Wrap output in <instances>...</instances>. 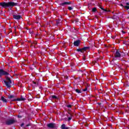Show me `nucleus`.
I'll return each mask as SVG.
<instances>
[{
    "instance_id": "18",
    "label": "nucleus",
    "mask_w": 129,
    "mask_h": 129,
    "mask_svg": "<svg viewBox=\"0 0 129 129\" xmlns=\"http://www.w3.org/2000/svg\"><path fill=\"white\" fill-rule=\"evenodd\" d=\"M96 11H97V10L96 9V8H94L92 9V12L93 13H95V12H96Z\"/></svg>"
},
{
    "instance_id": "1",
    "label": "nucleus",
    "mask_w": 129,
    "mask_h": 129,
    "mask_svg": "<svg viewBox=\"0 0 129 129\" xmlns=\"http://www.w3.org/2000/svg\"><path fill=\"white\" fill-rule=\"evenodd\" d=\"M17 5V3L14 2H1L0 3V6L2 7V8H4L7 9V8H10L11 7H15Z\"/></svg>"
},
{
    "instance_id": "2",
    "label": "nucleus",
    "mask_w": 129,
    "mask_h": 129,
    "mask_svg": "<svg viewBox=\"0 0 129 129\" xmlns=\"http://www.w3.org/2000/svg\"><path fill=\"white\" fill-rule=\"evenodd\" d=\"M4 82L7 88H11V87H12V80H11V78H9V77H6V80H4Z\"/></svg>"
},
{
    "instance_id": "46",
    "label": "nucleus",
    "mask_w": 129,
    "mask_h": 129,
    "mask_svg": "<svg viewBox=\"0 0 129 129\" xmlns=\"http://www.w3.org/2000/svg\"><path fill=\"white\" fill-rule=\"evenodd\" d=\"M112 19H114V17H112Z\"/></svg>"
},
{
    "instance_id": "29",
    "label": "nucleus",
    "mask_w": 129,
    "mask_h": 129,
    "mask_svg": "<svg viewBox=\"0 0 129 129\" xmlns=\"http://www.w3.org/2000/svg\"><path fill=\"white\" fill-rule=\"evenodd\" d=\"M83 91H87V87H86L85 89H83Z\"/></svg>"
},
{
    "instance_id": "11",
    "label": "nucleus",
    "mask_w": 129,
    "mask_h": 129,
    "mask_svg": "<svg viewBox=\"0 0 129 129\" xmlns=\"http://www.w3.org/2000/svg\"><path fill=\"white\" fill-rule=\"evenodd\" d=\"M61 129H69V127H67L65 124H62L61 125Z\"/></svg>"
},
{
    "instance_id": "17",
    "label": "nucleus",
    "mask_w": 129,
    "mask_h": 129,
    "mask_svg": "<svg viewBox=\"0 0 129 129\" xmlns=\"http://www.w3.org/2000/svg\"><path fill=\"white\" fill-rule=\"evenodd\" d=\"M99 8L102 10V11H104V12H107V10L104 9L103 8L101 7V6H99Z\"/></svg>"
},
{
    "instance_id": "45",
    "label": "nucleus",
    "mask_w": 129,
    "mask_h": 129,
    "mask_svg": "<svg viewBox=\"0 0 129 129\" xmlns=\"http://www.w3.org/2000/svg\"><path fill=\"white\" fill-rule=\"evenodd\" d=\"M121 7H123V6L122 5V4H121Z\"/></svg>"
},
{
    "instance_id": "22",
    "label": "nucleus",
    "mask_w": 129,
    "mask_h": 129,
    "mask_svg": "<svg viewBox=\"0 0 129 129\" xmlns=\"http://www.w3.org/2000/svg\"><path fill=\"white\" fill-rule=\"evenodd\" d=\"M126 10H129V6H123Z\"/></svg>"
},
{
    "instance_id": "5",
    "label": "nucleus",
    "mask_w": 129,
    "mask_h": 129,
    "mask_svg": "<svg viewBox=\"0 0 129 129\" xmlns=\"http://www.w3.org/2000/svg\"><path fill=\"white\" fill-rule=\"evenodd\" d=\"M4 75L8 76V75H10V74H9V73H8V72L5 71L3 69H0V77H2V76H4Z\"/></svg>"
},
{
    "instance_id": "48",
    "label": "nucleus",
    "mask_w": 129,
    "mask_h": 129,
    "mask_svg": "<svg viewBox=\"0 0 129 129\" xmlns=\"http://www.w3.org/2000/svg\"><path fill=\"white\" fill-rule=\"evenodd\" d=\"M27 29V30H29V29H28V28H26Z\"/></svg>"
},
{
    "instance_id": "39",
    "label": "nucleus",
    "mask_w": 129,
    "mask_h": 129,
    "mask_svg": "<svg viewBox=\"0 0 129 129\" xmlns=\"http://www.w3.org/2000/svg\"><path fill=\"white\" fill-rule=\"evenodd\" d=\"M126 6H129V3H126Z\"/></svg>"
},
{
    "instance_id": "24",
    "label": "nucleus",
    "mask_w": 129,
    "mask_h": 129,
    "mask_svg": "<svg viewBox=\"0 0 129 129\" xmlns=\"http://www.w3.org/2000/svg\"><path fill=\"white\" fill-rule=\"evenodd\" d=\"M13 17H14V19H15V20H17V15H14Z\"/></svg>"
},
{
    "instance_id": "4",
    "label": "nucleus",
    "mask_w": 129,
    "mask_h": 129,
    "mask_svg": "<svg viewBox=\"0 0 129 129\" xmlns=\"http://www.w3.org/2000/svg\"><path fill=\"white\" fill-rule=\"evenodd\" d=\"M121 55L122 56H123L124 55V53H123V54H120V53H119V51L116 50L114 54L115 57L113 59L112 61H114V60H116V58H120V57H121Z\"/></svg>"
},
{
    "instance_id": "23",
    "label": "nucleus",
    "mask_w": 129,
    "mask_h": 129,
    "mask_svg": "<svg viewBox=\"0 0 129 129\" xmlns=\"http://www.w3.org/2000/svg\"><path fill=\"white\" fill-rule=\"evenodd\" d=\"M68 10H69V11H71V10H73V8L71 7H69Z\"/></svg>"
},
{
    "instance_id": "47",
    "label": "nucleus",
    "mask_w": 129,
    "mask_h": 129,
    "mask_svg": "<svg viewBox=\"0 0 129 129\" xmlns=\"http://www.w3.org/2000/svg\"><path fill=\"white\" fill-rule=\"evenodd\" d=\"M29 43H31V41H29Z\"/></svg>"
},
{
    "instance_id": "34",
    "label": "nucleus",
    "mask_w": 129,
    "mask_h": 129,
    "mask_svg": "<svg viewBox=\"0 0 129 129\" xmlns=\"http://www.w3.org/2000/svg\"><path fill=\"white\" fill-rule=\"evenodd\" d=\"M14 30L15 31V33L17 34V32H16L17 28H16V27H14Z\"/></svg>"
},
{
    "instance_id": "21",
    "label": "nucleus",
    "mask_w": 129,
    "mask_h": 129,
    "mask_svg": "<svg viewBox=\"0 0 129 129\" xmlns=\"http://www.w3.org/2000/svg\"><path fill=\"white\" fill-rule=\"evenodd\" d=\"M67 2H64L63 3H61L60 6H65V5H67Z\"/></svg>"
},
{
    "instance_id": "40",
    "label": "nucleus",
    "mask_w": 129,
    "mask_h": 129,
    "mask_svg": "<svg viewBox=\"0 0 129 129\" xmlns=\"http://www.w3.org/2000/svg\"><path fill=\"white\" fill-rule=\"evenodd\" d=\"M122 33H123V34H125V32L122 31Z\"/></svg>"
},
{
    "instance_id": "16",
    "label": "nucleus",
    "mask_w": 129,
    "mask_h": 129,
    "mask_svg": "<svg viewBox=\"0 0 129 129\" xmlns=\"http://www.w3.org/2000/svg\"><path fill=\"white\" fill-rule=\"evenodd\" d=\"M77 51H78V52H81V53H83V49L79 48L77 49Z\"/></svg>"
},
{
    "instance_id": "25",
    "label": "nucleus",
    "mask_w": 129,
    "mask_h": 129,
    "mask_svg": "<svg viewBox=\"0 0 129 129\" xmlns=\"http://www.w3.org/2000/svg\"><path fill=\"white\" fill-rule=\"evenodd\" d=\"M71 119H72V116L69 117L68 118V120H69V121H70V120H71Z\"/></svg>"
},
{
    "instance_id": "7",
    "label": "nucleus",
    "mask_w": 129,
    "mask_h": 129,
    "mask_svg": "<svg viewBox=\"0 0 129 129\" xmlns=\"http://www.w3.org/2000/svg\"><path fill=\"white\" fill-rule=\"evenodd\" d=\"M8 98L12 99V101H17V99L15 98V96L10 95L8 96Z\"/></svg>"
},
{
    "instance_id": "26",
    "label": "nucleus",
    "mask_w": 129,
    "mask_h": 129,
    "mask_svg": "<svg viewBox=\"0 0 129 129\" xmlns=\"http://www.w3.org/2000/svg\"><path fill=\"white\" fill-rule=\"evenodd\" d=\"M18 85L20 87L22 86V84H21V83H20V82L19 81V84H18Z\"/></svg>"
},
{
    "instance_id": "33",
    "label": "nucleus",
    "mask_w": 129,
    "mask_h": 129,
    "mask_svg": "<svg viewBox=\"0 0 129 129\" xmlns=\"http://www.w3.org/2000/svg\"><path fill=\"white\" fill-rule=\"evenodd\" d=\"M30 124L29 123V124H27L26 125V126L25 127H27V126H30Z\"/></svg>"
},
{
    "instance_id": "13",
    "label": "nucleus",
    "mask_w": 129,
    "mask_h": 129,
    "mask_svg": "<svg viewBox=\"0 0 129 129\" xmlns=\"http://www.w3.org/2000/svg\"><path fill=\"white\" fill-rule=\"evenodd\" d=\"M22 18V16L21 15L19 14V13H17V20H20V19Z\"/></svg>"
},
{
    "instance_id": "32",
    "label": "nucleus",
    "mask_w": 129,
    "mask_h": 129,
    "mask_svg": "<svg viewBox=\"0 0 129 129\" xmlns=\"http://www.w3.org/2000/svg\"><path fill=\"white\" fill-rule=\"evenodd\" d=\"M79 21V20H78V19H76L75 20L76 23H78Z\"/></svg>"
},
{
    "instance_id": "14",
    "label": "nucleus",
    "mask_w": 129,
    "mask_h": 129,
    "mask_svg": "<svg viewBox=\"0 0 129 129\" xmlns=\"http://www.w3.org/2000/svg\"><path fill=\"white\" fill-rule=\"evenodd\" d=\"M51 98L53 99H58V97L57 96H56L55 95H52L51 96Z\"/></svg>"
},
{
    "instance_id": "20",
    "label": "nucleus",
    "mask_w": 129,
    "mask_h": 129,
    "mask_svg": "<svg viewBox=\"0 0 129 129\" xmlns=\"http://www.w3.org/2000/svg\"><path fill=\"white\" fill-rule=\"evenodd\" d=\"M76 92H77V93H81V92L80 91V90H78V89H76L75 90Z\"/></svg>"
},
{
    "instance_id": "31",
    "label": "nucleus",
    "mask_w": 129,
    "mask_h": 129,
    "mask_svg": "<svg viewBox=\"0 0 129 129\" xmlns=\"http://www.w3.org/2000/svg\"><path fill=\"white\" fill-rule=\"evenodd\" d=\"M67 5H71V2H67Z\"/></svg>"
},
{
    "instance_id": "19",
    "label": "nucleus",
    "mask_w": 129,
    "mask_h": 129,
    "mask_svg": "<svg viewBox=\"0 0 129 129\" xmlns=\"http://www.w3.org/2000/svg\"><path fill=\"white\" fill-rule=\"evenodd\" d=\"M17 117H18V118H22L23 117V115H21V114H18V115H17Z\"/></svg>"
},
{
    "instance_id": "10",
    "label": "nucleus",
    "mask_w": 129,
    "mask_h": 129,
    "mask_svg": "<svg viewBox=\"0 0 129 129\" xmlns=\"http://www.w3.org/2000/svg\"><path fill=\"white\" fill-rule=\"evenodd\" d=\"M24 100H26V98H23V96H21V98H19L17 99V101H22Z\"/></svg>"
},
{
    "instance_id": "41",
    "label": "nucleus",
    "mask_w": 129,
    "mask_h": 129,
    "mask_svg": "<svg viewBox=\"0 0 129 129\" xmlns=\"http://www.w3.org/2000/svg\"><path fill=\"white\" fill-rule=\"evenodd\" d=\"M85 59H86V58H85V56H84V57H83V60H84V61H85Z\"/></svg>"
},
{
    "instance_id": "27",
    "label": "nucleus",
    "mask_w": 129,
    "mask_h": 129,
    "mask_svg": "<svg viewBox=\"0 0 129 129\" xmlns=\"http://www.w3.org/2000/svg\"><path fill=\"white\" fill-rule=\"evenodd\" d=\"M71 30H72V32H75V31H76L75 28H73V29H72Z\"/></svg>"
},
{
    "instance_id": "35",
    "label": "nucleus",
    "mask_w": 129,
    "mask_h": 129,
    "mask_svg": "<svg viewBox=\"0 0 129 129\" xmlns=\"http://www.w3.org/2000/svg\"><path fill=\"white\" fill-rule=\"evenodd\" d=\"M32 44H34V45H37V42H32Z\"/></svg>"
},
{
    "instance_id": "3",
    "label": "nucleus",
    "mask_w": 129,
    "mask_h": 129,
    "mask_svg": "<svg viewBox=\"0 0 129 129\" xmlns=\"http://www.w3.org/2000/svg\"><path fill=\"white\" fill-rule=\"evenodd\" d=\"M16 122V119L14 118L7 119L5 121V124L6 125H12V124H14Z\"/></svg>"
},
{
    "instance_id": "36",
    "label": "nucleus",
    "mask_w": 129,
    "mask_h": 129,
    "mask_svg": "<svg viewBox=\"0 0 129 129\" xmlns=\"http://www.w3.org/2000/svg\"><path fill=\"white\" fill-rule=\"evenodd\" d=\"M33 83H34V84H37L38 85V83H37V82L33 81Z\"/></svg>"
},
{
    "instance_id": "44",
    "label": "nucleus",
    "mask_w": 129,
    "mask_h": 129,
    "mask_svg": "<svg viewBox=\"0 0 129 129\" xmlns=\"http://www.w3.org/2000/svg\"><path fill=\"white\" fill-rule=\"evenodd\" d=\"M100 104H101V103H98V105H100Z\"/></svg>"
},
{
    "instance_id": "37",
    "label": "nucleus",
    "mask_w": 129,
    "mask_h": 129,
    "mask_svg": "<svg viewBox=\"0 0 129 129\" xmlns=\"http://www.w3.org/2000/svg\"><path fill=\"white\" fill-rule=\"evenodd\" d=\"M31 44H32V45H31V47H35V46L33 45V43H32Z\"/></svg>"
},
{
    "instance_id": "38",
    "label": "nucleus",
    "mask_w": 129,
    "mask_h": 129,
    "mask_svg": "<svg viewBox=\"0 0 129 129\" xmlns=\"http://www.w3.org/2000/svg\"><path fill=\"white\" fill-rule=\"evenodd\" d=\"M33 32V31H31V30H29V33H30V34H32Z\"/></svg>"
},
{
    "instance_id": "15",
    "label": "nucleus",
    "mask_w": 129,
    "mask_h": 129,
    "mask_svg": "<svg viewBox=\"0 0 129 129\" xmlns=\"http://www.w3.org/2000/svg\"><path fill=\"white\" fill-rule=\"evenodd\" d=\"M61 20H57L56 21V26H59V25L60 24V23H61Z\"/></svg>"
},
{
    "instance_id": "8",
    "label": "nucleus",
    "mask_w": 129,
    "mask_h": 129,
    "mask_svg": "<svg viewBox=\"0 0 129 129\" xmlns=\"http://www.w3.org/2000/svg\"><path fill=\"white\" fill-rule=\"evenodd\" d=\"M80 42H81L80 40H77L74 42V46H76L77 47H78V46H79L80 44Z\"/></svg>"
},
{
    "instance_id": "28",
    "label": "nucleus",
    "mask_w": 129,
    "mask_h": 129,
    "mask_svg": "<svg viewBox=\"0 0 129 129\" xmlns=\"http://www.w3.org/2000/svg\"><path fill=\"white\" fill-rule=\"evenodd\" d=\"M67 107L71 108V107H72V105H67Z\"/></svg>"
},
{
    "instance_id": "6",
    "label": "nucleus",
    "mask_w": 129,
    "mask_h": 129,
    "mask_svg": "<svg viewBox=\"0 0 129 129\" xmlns=\"http://www.w3.org/2000/svg\"><path fill=\"white\" fill-rule=\"evenodd\" d=\"M47 126L49 128H54L56 126V124L54 123H49L47 124Z\"/></svg>"
},
{
    "instance_id": "12",
    "label": "nucleus",
    "mask_w": 129,
    "mask_h": 129,
    "mask_svg": "<svg viewBox=\"0 0 129 129\" xmlns=\"http://www.w3.org/2000/svg\"><path fill=\"white\" fill-rule=\"evenodd\" d=\"M89 49H90V47L87 46V47H84V48H83L82 50L84 51H86V50H89Z\"/></svg>"
},
{
    "instance_id": "42",
    "label": "nucleus",
    "mask_w": 129,
    "mask_h": 129,
    "mask_svg": "<svg viewBox=\"0 0 129 129\" xmlns=\"http://www.w3.org/2000/svg\"><path fill=\"white\" fill-rule=\"evenodd\" d=\"M93 64H95V63H96V61H94L93 62Z\"/></svg>"
},
{
    "instance_id": "9",
    "label": "nucleus",
    "mask_w": 129,
    "mask_h": 129,
    "mask_svg": "<svg viewBox=\"0 0 129 129\" xmlns=\"http://www.w3.org/2000/svg\"><path fill=\"white\" fill-rule=\"evenodd\" d=\"M1 100H2L4 103H8V100L3 96L1 97Z\"/></svg>"
},
{
    "instance_id": "43",
    "label": "nucleus",
    "mask_w": 129,
    "mask_h": 129,
    "mask_svg": "<svg viewBox=\"0 0 129 129\" xmlns=\"http://www.w3.org/2000/svg\"><path fill=\"white\" fill-rule=\"evenodd\" d=\"M126 42V41H124V42H123V44H125Z\"/></svg>"
},
{
    "instance_id": "30",
    "label": "nucleus",
    "mask_w": 129,
    "mask_h": 129,
    "mask_svg": "<svg viewBox=\"0 0 129 129\" xmlns=\"http://www.w3.org/2000/svg\"><path fill=\"white\" fill-rule=\"evenodd\" d=\"M20 125H21V126L23 127V126H24V125H25V123H22Z\"/></svg>"
}]
</instances>
